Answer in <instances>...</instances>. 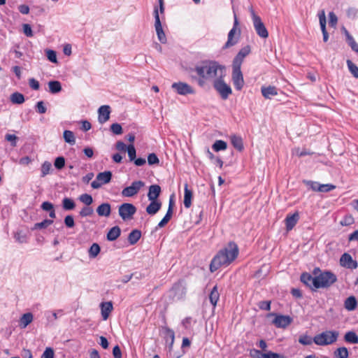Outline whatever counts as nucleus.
I'll return each instance as SVG.
<instances>
[{
  "label": "nucleus",
  "instance_id": "obj_1",
  "mask_svg": "<svg viewBox=\"0 0 358 358\" xmlns=\"http://www.w3.org/2000/svg\"><path fill=\"white\" fill-rule=\"evenodd\" d=\"M189 72L195 73L196 76L192 75V78L197 81L200 87H203L206 81L215 80L218 77L226 76V69L224 66L220 65L218 62L211 60L202 61L194 68L189 69Z\"/></svg>",
  "mask_w": 358,
  "mask_h": 358
},
{
  "label": "nucleus",
  "instance_id": "obj_2",
  "mask_svg": "<svg viewBox=\"0 0 358 358\" xmlns=\"http://www.w3.org/2000/svg\"><path fill=\"white\" fill-rule=\"evenodd\" d=\"M238 253L237 244L234 241L229 242L213 258L210 264V271L213 273L222 266H228L237 258Z\"/></svg>",
  "mask_w": 358,
  "mask_h": 358
},
{
  "label": "nucleus",
  "instance_id": "obj_3",
  "mask_svg": "<svg viewBox=\"0 0 358 358\" xmlns=\"http://www.w3.org/2000/svg\"><path fill=\"white\" fill-rule=\"evenodd\" d=\"M338 335L336 331H326L315 336L313 342L322 346L331 345L337 341Z\"/></svg>",
  "mask_w": 358,
  "mask_h": 358
},
{
  "label": "nucleus",
  "instance_id": "obj_4",
  "mask_svg": "<svg viewBox=\"0 0 358 358\" xmlns=\"http://www.w3.org/2000/svg\"><path fill=\"white\" fill-rule=\"evenodd\" d=\"M337 280L335 274L330 271L321 273L315 276V288L329 287Z\"/></svg>",
  "mask_w": 358,
  "mask_h": 358
},
{
  "label": "nucleus",
  "instance_id": "obj_5",
  "mask_svg": "<svg viewBox=\"0 0 358 358\" xmlns=\"http://www.w3.org/2000/svg\"><path fill=\"white\" fill-rule=\"evenodd\" d=\"M250 12L252 16L254 28L258 36L262 38H266L268 36V32L262 22L259 16L256 15L252 7L250 8Z\"/></svg>",
  "mask_w": 358,
  "mask_h": 358
},
{
  "label": "nucleus",
  "instance_id": "obj_6",
  "mask_svg": "<svg viewBox=\"0 0 358 358\" xmlns=\"http://www.w3.org/2000/svg\"><path fill=\"white\" fill-rule=\"evenodd\" d=\"M224 77H218L213 81V87L223 99H227L232 93L231 88L224 81Z\"/></svg>",
  "mask_w": 358,
  "mask_h": 358
},
{
  "label": "nucleus",
  "instance_id": "obj_7",
  "mask_svg": "<svg viewBox=\"0 0 358 358\" xmlns=\"http://www.w3.org/2000/svg\"><path fill=\"white\" fill-rule=\"evenodd\" d=\"M238 25V21L236 17V15H234V27L229 31V32L228 34L227 41L224 44L223 48H225V49L229 48L231 46L235 45L238 43L239 36H240V30L239 29L238 30V29H237Z\"/></svg>",
  "mask_w": 358,
  "mask_h": 358
},
{
  "label": "nucleus",
  "instance_id": "obj_8",
  "mask_svg": "<svg viewBox=\"0 0 358 358\" xmlns=\"http://www.w3.org/2000/svg\"><path fill=\"white\" fill-rule=\"evenodd\" d=\"M112 176V172L110 171H106L98 173L96 179L91 183L92 187L93 189H99L103 185L109 183L111 180Z\"/></svg>",
  "mask_w": 358,
  "mask_h": 358
},
{
  "label": "nucleus",
  "instance_id": "obj_9",
  "mask_svg": "<svg viewBox=\"0 0 358 358\" xmlns=\"http://www.w3.org/2000/svg\"><path fill=\"white\" fill-rule=\"evenodd\" d=\"M145 186V182L142 180L134 181L129 187L124 188L122 191V196L124 197H131L138 193L140 189Z\"/></svg>",
  "mask_w": 358,
  "mask_h": 358
},
{
  "label": "nucleus",
  "instance_id": "obj_10",
  "mask_svg": "<svg viewBox=\"0 0 358 358\" xmlns=\"http://www.w3.org/2000/svg\"><path fill=\"white\" fill-rule=\"evenodd\" d=\"M119 215L123 220L132 218L136 212V208L131 203H124L119 206Z\"/></svg>",
  "mask_w": 358,
  "mask_h": 358
},
{
  "label": "nucleus",
  "instance_id": "obj_11",
  "mask_svg": "<svg viewBox=\"0 0 358 358\" xmlns=\"http://www.w3.org/2000/svg\"><path fill=\"white\" fill-rule=\"evenodd\" d=\"M153 14L155 17V28L157 35V38L162 43H166V37L162 26L159 15V10L157 7L155 8Z\"/></svg>",
  "mask_w": 358,
  "mask_h": 358
},
{
  "label": "nucleus",
  "instance_id": "obj_12",
  "mask_svg": "<svg viewBox=\"0 0 358 358\" xmlns=\"http://www.w3.org/2000/svg\"><path fill=\"white\" fill-rule=\"evenodd\" d=\"M340 266L350 270L357 268L358 263L355 259H353L352 256L347 252L343 253L339 260Z\"/></svg>",
  "mask_w": 358,
  "mask_h": 358
},
{
  "label": "nucleus",
  "instance_id": "obj_13",
  "mask_svg": "<svg viewBox=\"0 0 358 358\" xmlns=\"http://www.w3.org/2000/svg\"><path fill=\"white\" fill-rule=\"evenodd\" d=\"M232 80L234 87L237 90H241L244 85V80L241 67L232 65Z\"/></svg>",
  "mask_w": 358,
  "mask_h": 358
},
{
  "label": "nucleus",
  "instance_id": "obj_14",
  "mask_svg": "<svg viewBox=\"0 0 358 358\" xmlns=\"http://www.w3.org/2000/svg\"><path fill=\"white\" fill-rule=\"evenodd\" d=\"M171 87L180 95L193 94L195 93L194 90L186 83H174Z\"/></svg>",
  "mask_w": 358,
  "mask_h": 358
},
{
  "label": "nucleus",
  "instance_id": "obj_15",
  "mask_svg": "<svg viewBox=\"0 0 358 358\" xmlns=\"http://www.w3.org/2000/svg\"><path fill=\"white\" fill-rule=\"evenodd\" d=\"M292 322V318L289 315H276L273 324L278 328H286Z\"/></svg>",
  "mask_w": 358,
  "mask_h": 358
},
{
  "label": "nucleus",
  "instance_id": "obj_16",
  "mask_svg": "<svg viewBox=\"0 0 358 358\" xmlns=\"http://www.w3.org/2000/svg\"><path fill=\"white\" fill-rule=\"evenodd\" d=\"M172 291L174 292V296L178 299H182L186 294V285L184 280H179L176 282L173 287Z\"/></svg>",
  "mask_w": 358,
  "mask_h": 358
},
{
  "label": "nucleus",
  "instance_id": "obj_17",
  "mask_svg": "<svg viewBox=\"0 0 358 358\" xmlns=\"http://www.w3.org/2000/svg\"><path fill=\"white\" fill-rule=\"evenodd\" d=\"M250 52V47L246 45L241 48L233 60V66H241L244 58Z\"/></svg>",
  "mask_w": 358,
  "mask_h": 358
},
{
  "label": "nucleus",
  "instance_id": "obj_18",
  "mask_svg": "<svg viewBox=\"0 0 358 358\" xmlns=\"http://www.w3.org/2000/svg\"><path fill=\"white\" fill-rule=\"evenodd\" d=\"M99 117L98 120L101 124L108 121L110 118V106L107 105L101 106L98 110Z\"/></svg>",
  "mask_w": 358,
  "mask_h": 358
},
{
  "label": "nucleus",
  "instance_id": "obj_19",
  "mask_svg": "<svg viewBox=\"0 0 358 358\" xmlns=\"http://www.w3.org/2000/svg\"><path fill=\"white\" fill-rule=\"evenodd\" d=\"M318 17H319L321 30H322V35H323V41L324 42H327L329 38V35H328V33L326 29L327 20H326L325 12L324 10H321L319 13Z\"/></svg>",
  "mask_w": 358,
  "mask_h": 358
},
{
  "label": "nucleus",
  "instance_id": "obj_20",
  "mask_svg": "<svg viewBox=\"0 0 358 358\" xmlns=\"http://www.w3.org/2000/svg\"><path fill=\"white\" fill-rule=\"evenodd\" d=\"M299 219V215L297 212L294 213L292 215H288L285 218V225L286 229L287 231L292 230L296 224L298 220Z\"/></svg>",
  "mask_w": 358,
  "mask_h": 358
},
{
  "label": "nucleus",
  "instance_id": "obj_21",
  "mask_svg": "<svg viewBox=\"0 0 358 358\" xmlns=\"http://www.w3.org/2000/svg\"><path fill=\"white\" fill-rule=\"evenodd\" d=\"M161 193V187L158 185H152L149 187L148 197L149 200L158 201L157 198Z\"/></svg>",
  "mask_w": 358,
  "mask_h": 358
},
{
  "label": "nucleus",
  "instance_id": "obj_22",
  "mask_svg": "<svg viewBox=\"0 0 358 358\" xmlns=\"http://www.w3.org/2000/svg\"><path fill=\"white\" fill-rule=\"evenodd\" d=\"M96 213L99 216L109 217L111 213V206L108 203H103L96 208Z\"/></svg>",
  "mask_w": 358,
  "mask_h": 358
},
{
  "label": "nucleus",
  "instance_id": "obj_23",
  "mask_svg": "<svg viewBox=\"0 0 358 358\" xmlns=\"http://www.w3.org/2000/svg\"><path fill=\"white\" fill-rule=\"evenodd\" d=\"M150 203L146 208V212L150 215H155L161 208L162 203L159 201L150 200Z\"/></svg>",
  "mask_w": 358,
  "mask_h": 358
},
{
  "label": "nucleus",
  "instance_id": "obj_24",
  "mask_svg": "<svg viewBox=\"0 0 358 358\" xmlns=\"http://www.w3.org/2000/svg\"><path fill=\"white\" fill-rule=\"evenodd\" d=\"M192 191L188 188V185L185 184L184 188V206L186 208H189L192 206Z\"/></svg>",
  "mask_w": 358,
  "mask_h": 358
},
{
  "label": "nucleus",
  "instance_id": "obj_25",
  "mask_svg": "<svg viewBox=\"0 0 358 358\" xmlns=\"http://www.w3.org/2000/svg\"><path fill=\"white\" fill-rule=\"evenodd\" d=\"M101 315L104 320H107L113 310V304L110 301L101 303Z\"/></svg>",
  "mask_w": 358,
  "mask_h": 358
},
{
  "label": "nucleus",
  "instance_id": "obj_26",
  "mask_svg": "<svg viewBox=\"0 0 358 358\" xmlns=\"http://www.w3.org/2000/svg\"><path fill=\"white\" fill-rule=\"evenodd\" d=\"M261 90H262V95L266 99H271V96H275L278 94V90L274 86L262 87Z\"/></svg>",
  "mask_w": 358,
  "mask_h": 358
},
{
  "label": "nucleus",
  "instance_id": "obj_27",
  "mask_svg": "<svg viewBox=\"0 0 358 358\" xmlns=\"http://www.w3.org/2000/svg\"><path fill=\"white\" fill-rule=\"evenodd\" d=\"M301 280L308 287L313 288H315V277H313L310 274L308 273H304L301 275Z\"/></svg>",
  "mask_w": 358,
  "mask_h": 358
},
{
  "label": "nucleus",
  "instance_id": "obj_28",
  "mask_svg": "<svg viewBox=\"0 0 358 358\" xmlns=\"http://www.w3.org/2000/svg\"><path fill=\"white\" fill-rule=\"evenodd\" d=\"M357 306V301L354 296L348 297L344 301V307L348 311H352Z\"/></svg>",
  "mask_w": 358,
  "mask_h": 358
},
{
  "label": "nucleus",
  "instance_id": "obj_29",
  "mask_svg": "<svg viewBox=\"0 0 358 358\" xmlns=\"http://www.w3.org/2000/svg\"><path fill=\"white\" fill-rule=\"evenodd\" d=\"M219 299L220 293L218 292V288L217 285H215L209 294L210 302L213 306V307L216 306Z\"/></svg>",
  "mask_w": 358,
  "mask_h": 358
},
{
  "label": "nucleus",
  "instance_id": "obj_30",
  "mask_svg": "<svg viewBox=\"0 0 358 358\" xmlns=\"http://www.w3.org/2000/svg\"><path fill=\"white\" fill-rule=\"evenodd\" d=\"M344 341L350 344H357L358 343V336L353 331H349L345 333L344 336Z\"/></svg>",
  "mask_w": 358,
  "mask_h": 358
},
{
  "label": "nucleus",
  "instance_id": "obj_31",
  "mask_svg": "<svg viewBox=\"0 0 358 358\" xmlns=\"http://www.w3.org/2000/svg\"><path fill=\"white\" fill-rule=\"evenodd\" d=\"M121 230L117 226L112 227L107 234V239L110 241L116 240L120 235Z\"/></svg>",
  "mask_w": 358,
  "mask_h": 358
},
{
  "label": "nucleus",
  "instance_id": "obj_32",
  "mask_svg": "<svg viewBox=\"0 0 358 358\" xmlns=\"http://www.w3.org/2000/svg\"><path fill=\"white\" fill-rule=\"evenodd\" d=\"M343 29L345 35L346 36V41L348 45L350 46L353 51L358 53V44L356 43L354 38L350 35V34L345 28H343Z\"/></svg>",
  "mask_w": 358,
  "mask_h": 358
},
{
  "label": "nucleus",
  "instance_id": "obj_33",
  "mask_svg": "<svg viewBox=\"0 0 358 358\" xmlns=\"http://www.w3.org/2000/svg\"><path fill=\"white\" fill-rule=\"evenodd\" d=\"M141 237V232L138 229H134L128 236V241L131 245L136 244Z\"/></svg>",
  "mask_w": 358,
  "mask_h": 358
},
{
  "label": "nucleus",
  "instance_id": "obj_34",
  "mask_svg": "<svg viewBox=\"0 0 358 358\" xmlns=\"http://www.w3.org/2000/svg\"><path fill=\"white\" fill-rule=\"evenodd\" d=\"M49 91L52 94H57L62 91V85L57 80H51L48 82Z\"/></svg>",
  "mask_w": 358,
  "mask_h": 358
},
{
  "label": "nucleus",
  "instance_id": "obj_35",
  "mask_svg": "<svg viewBox=\"0 0 358 358\" xmlns=\"http://www.w3.org/2000/svg\"><path fill=\"white\" fill-rule=\"evenodd\" d=\"M33 320V315L31 313H24L20 318V326L22 328H25Z\"/></svg>",
  "mask_w": 358,
  "mask_h": 358
},
{
  "label": "nucleus",
  "instance_id": "obj_36",
  "mask_svg": "<svg viewBox=\"0 0 358 358\" xmlns=\"http://www.w3.org/2000/svg\"><path fill=\"white\" fill-rule=\"evenodd\" d=\"M62 208L65 210H72L76 208V203L72 199L65 197L62 200Z\"/></svg>",
  "mask_w": 358,
  "mask_h": 358
},
{
  "label": "nucleus",
  "instance_id": "obj_37",
  "mask_svg": "<svg viewBox=\"0 0 358 358\" xmlns=\"http://www.w3.org/2000/svg\"><path fill=\"white\" fill-rule=\"evenodd\" d=\"M231 143L233 146L237 149L238 151H242L243 150V140L240 136H232L231 137Z\"/></svg>",
  "mask_w": 358,
  "mask_h": 358
},
{
  "label": "nucleus",
  "instance_id": "obj_38",
  "mask_svg": "<svg viewBox=\"0 0 358 358\" xmlns=\"http://www.w3.org/2000/svg\"><path fill=\"white\" fill-rule=\"evenodd\" d=\"M63 137L65 142L73 145L76 143V138L73 131L69 130H65L63 134Z\"/></svg>",
  "mask_w": 358,
  "mask_h": 358
},
{
  "label": "nucleus",
  "instance_id": "obj_39",
  "mask_svg": "<svg viewBox=\"0 0 358 358\" xmlns=\"http://www.w3.org/2000/svg\"><path fill=\"white\" fill-rule=\"evenodd\" d=\"M163 329L164 331L166 341H168V338H170L169 348H171L174 343L175 333L171 329L167 327H164Z\"/></svg>",
  "mask_w": 358,
  "mask_h": 358
},
{
  "label": "nucleus",
  "instance_id": "obj_40",
  "mask_svg": "<svg viewBox=\"0 0 358 358\" xmlns=\"http://www.w3.org/2000/svg\"><path fill=\"white\" fill-rule=\"evenodd\" d=\"M349 355L348 350L345 347H341L334 351L336 358H348Z\"/></svg>",
  "mask_w": 358,
  "mask_h": 358
},
{
  "label": "nucleus",
  "instance_id": "obj_41",
  "mask_svg": "<svg viewBox=\"0 0 358 358\" xmlns=\"http://www.w3.org/2000/svg\"><path fill=\"white\" fill-rule=\"evenodd\" d=\"M10 101L13 103L21 104L24 102V96L19 92H14L10 96Z\"/></svg>",
  "mask_w": 358,
  "mask_h": 358
},
{
  "label": "nucleus",
  "instance_id": "obj_42",
  "mask_svg": "<svg viewBox=\"0 0 358 358\" xmlns=\"http://www.w3.org/2000/svg\"><path fill=\"white\" fill-rule=\"evenodd\" d=\"M101 250L100 246L97 243H93L89 249L88 253L90 258L94 259L97 257Z\"/></svg>",
  "mask_w": 358,
  "mask_h": 358
},
{
  "label": "nucleus",
  "instance_id": "obj_43",
  "mask_svg": "<svg viewBox=\"0 0 358 358\" xmlns=\"http://www.w3.org/2000/svg\"><path fill=\"white\" fill-rule=\"evenodd\" d=\"M213 149L215 152H218L220 150H224L227 148V144L225 141L222 140H217L212 146Z\"/></svg>",
  "mask_w": 358,
  "mask_h": 358
},
{
  "label": "nucleus",
  "instance_id": "obj_44",
  "mask_svg": "<svg viewBox=\"0 0 358 358\" xmlns=\"http://www.w3.org/2000/svg\"><path fill=\"white\" fill-rule=\"evenodd\" d=\"M52 169V164L50 162L45 161L41 165V177H45L46 175L50 173V170Z\"/></svg>",
  "mask_w": 358,
  "mask_h": 358
},
{
  "label": "nucleus",
  "instance_id": "obj_45",
  "mask_svg": "<svg viewBox=\"0 0 358 358\" xmlns=\"http://www.w3.org/2000/svg\"><path fill=\"white\" fill-rule=\"evenodd\" d=\"M348 67L350 72L356 78H358V66H357L351 60H347Z\"/></svg>",
  "mask_w": 358,
  "mask_h": 358
},
{
  "label": "nucleus",
  "instance_id": "obj_46",
  "mask_svg": "<svg viewBox=\"0 0 358 358\" xmlns=\"http://www.w3.org/2000/svg\"><path fill=\"white\" fill-rule=\"evenodd\" d=\"M172 213H171V210H167L165 216L162 218V220L159 222L157 227L162 228L164 227L171 219Z\"/></svg>",
  "mask_w": 358,
  "mask_h": 358
},
{
  "label": "nucleus",
  "instance_id": "obj_47",
  "mask_svg": "<svg viewBox=\"0 0 358 358\" xmlns=\"http://www.w3.org/2000/svg\"><path fill=\"white\" fill-rule=\"evenodd\" d=\"M79 200L86 206H90L93 202V199L90 194H83L79 196Z\"/></svg>",
  "mask_w": 358,
  "mask_h": 358
},
{
  "label": "nucleus",
  "instance_id": "obj_48",
  "mask_svg": "<svg viewBox=\"0 0 358 358\" xmlns=\"http://www.w3.org/2000/svg\"><path fill=\"white\" fill-rule=\"evenodd\" d=\"M53 223V220L45 219L43 222L36 223L34 224V229H45L48 227L49 225Z\"/></svg>",
  "mask_w": 358,
  "mask_h": 358
},
{
  "label": "nucleus",
  "instance_id": "obj_49",
  "mask_svg": "<svg viewBox=\"0 0 358 358\" xmlns=\"http://www.w3.org/2000/svg\"><path fill=\"white\" fill-rule=\"evenodd\" d=\"M313 341V339L309 336L307 335H303L301 336L299 338V342L304 345H311Z\"/></svg>",
  "mask_w": 358,
  "mask_h": 358
},
{
  "label": "nucleus",
  "instance_id": "obj_50",
  "mask_svg": "<svg viewBox=\"0 0 358 358\" xmlns=\"http://www.w3.org/2000/svg\"><path fill=\"white\" fill-rule=\"evenodd\" d=\"M336 188V186L331 184H320L318 192H328Z\"/></svg>",
  "mask_w": 358,
  "mask_h": 358
},
{
  "label": "nucleus",
  "instance_id": "obj_51",
  "mask_svg": "<svg viewBox=\"0 0 358 358\" xmlns=\"http://www.w3.org/2000/svg\"><path fill=\"white\" fill-rule=\"evenodd\" d=\"M93 208L92 207H90L89 206H87L81 209V210L80 211V215L81 217L90 216L93 214Z\"/></svg>",
  "mask_w": 358,
  "mask_h": 358
},
{
  "label": "nucleus",
  "instance_id": "obj_52",
  "mask_svg": "<svg viewBox=\"0 0 358 358\" xmlns=\"http://www.w3.org/2000/svg\"><path fill=\"white\" fill-rule=\"evenodd\" d=\"M128 157L130 161H134L136 159V149L133 144H130L127 146Z\"/></svg>",
  "mask_w": 358,
  "mask_h": 358
},
{
  "label": "nucleus",
  "instance_id": "obj_53",
  "mask_svg": "<svg viewBox=\"0 0 358 358\" xmlns=\"http://www.w3.org/2000/svg\"><path fill=\"white\" fill-rule=\"evenodd\" d=\"M303 183L306 184L310 189L313 191H317L319 190L320 183L315 181L311 180H303Z\"/></svg>",
  "mask_w": 358,
  "mask_h": 358
},
{
  "label": "nucleus",
  "instance_id": "obj_54",
  "mask_svg": "<svg viewBox=\"0 0 358 358\" xmlns=\"http://www.w3.org/2000/svg\"><path fill=\"white\" fill-rule=\"evenodd\" d=\"M54 165L56 169H62L65 165V159L63 157H58L55 159Z\"/></svg>",
  "mask_w": 358,
  "mask_h": 358
},
{
  "label": "nucleus",
  "instance_id": "obj_55",
  "mask_svg": "<svg viewBox=\"0 0 358 358\" xmlns=\"http://www.w3.org/2000/svg\"><path fill=\"white\" fill-rule=\"evenodd\" d=\"M111 131L117 135H120L122 133V126L118 123H113L110 126Z\"/></svg>",
  "mask_w": 358,
  "mask_h": 358
},
{
  "label": "nucleus",
  "instance_id": "obj_56",
  "mask_svg": "<svg viewBox=\"0 0 358 358\" xmlns=\"http://www.w3.org/2000/svg\"><path fill=\"white\" fill-rule=\"evenodd\" d=\"M46 56H47L48 59L51 62H53V63H57V55H56V52L55 51L52 50H46Z\"/></svg>",
  "mask_w": 358,
  "mask_h": 358
},
{
  "label": "nucleus",
  "instance_id": "obj_57",
  "mask_svg": "<svg viewBox=\"0 0 358 358\" xmlns=\"http://www.w3.org/2000/svg\"><path fill=\"white\" fill-rule=\"evenodd\" d=\"M148 162L149 165L158 164L159 160L155 153H151L148 156Z\"/></svg>",
  "mask_w": 358,
  "mask_h": 358
},
{
  "label": "nucleus",
  "instance_id": "obj_58",
  "mask_svg": "<svg viewBox=\"0 0 358 358\" xmlns=\"http://www.w3.org/2000/svg\"><path fill=\"white\" fill-rule=\"evenodd\" d=\"M64 224L69 228H72L75 225L74 219L72 215H66L64 218Z\"/></svg>",
  "mask_w": 358,
  "mask_h": 358
},
{
  "label": "nucleus",
  "instance_id": "obj_59",
  "mask_svg": "<svg viewBox=\"0 0 358 358\" xmlns=\"http://www.w3.org/2000/svg\"><path fill=\"white\" fill-rule=\"evenodd\" d=\"M264 353H262L260 350L252 349L250 352V356L252 358H264Z\"/></svg>",
  "mask_w": 358,
  "mask_h": 358
},
{
  "label": "nucleus",
  "instance_id": "obj_60",
  "mask_svg": "<svg viewBox=\"0 0 358 358\" xmlns=\"http://www.w3.org/2000/svg\"><path fill=\"white\" fill-rule=\"evenodd\" d=\"M36 110L40 114H43L46 112L47 108L44 105L43 101H40L36 105Z\"/></svg>",
  "mask_w": 358,
  "mask_h": 358
},
{
  "label": "nucleus",
  "instance_id": "obj_61",
  "mask_svg": "<svg viewBox=\"0 0 358 358\" xmlns=\"http://www.w3.org/2000/svg\"><path fill=\"white\" fill-rule=\"evenodd\" d=\"M329 25L331 27H335L338 22V18H337L336 15L334 14V13L330 12L329 14Z\"/></svg>",
  "mask_w": 358,
  "mask_h": 358
},
{
  "label": "nucleus",
  "instance_id": "obj_62",
  "mask_svg": "<svg viewBox=\"0 0 358 358\" xmlns=\"http://www.w3.org/2000/svg\"><path fill=\"white\" fill-rule=\"evenodd\" d=\"M42 358H54V350L51 348H47L42 355Z\"/></svg>",
  "mask_w": 358,
  "mask_h": 358
},
{
  "label": "nucleus",
  "instance_id": "obj_63",
  "mask_svg": "<svg viewBox=\"0 0 358 358\" xmlns=\"http://www.w3.org/2000/svg\"><path fill=\"white\" fill-rule=\"evenodd\" d=\"M29 85L34 90H38L40 88L39 83L35 78H30L29 80Z\"/></svg>",
  "mask_w": 358,
  "mask_h": 358
},
{
  "label": "nucleus",
  "instance_id": "obj_64",
  "mask_svg": "<svg viewBox=\"0 0 358 358\" xmlns=\"http://www.w3.org/2000/svg\"><path fill=\"white\" fill-rule=\"evenodd\" d=\"M264 358H285V357L278 353L268 351V352L264 353Z\"/></svg>",
  "mask_w": 358,
  "mask_h": 358
}]
</instances>
